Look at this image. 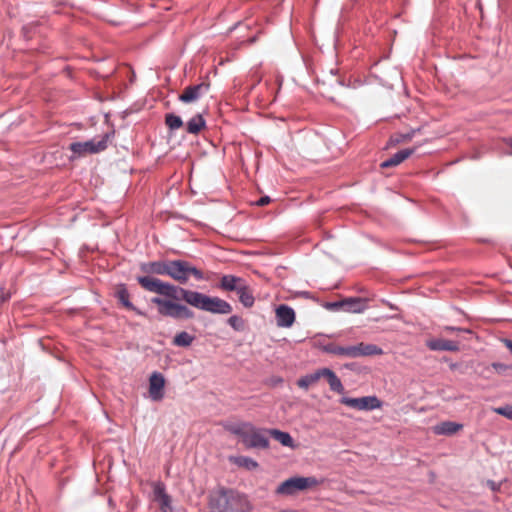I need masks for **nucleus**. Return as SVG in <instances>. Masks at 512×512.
<instances>
[{"instance_id":"1","label":"nucleus","mask_w":512,"mask_h":512,"mask_svg":"<svg viewBox=\"0 0 512 512\" xmlns=\"http://www.w3.org/2000/svg\"><path fill=\"white\" fill-rule=\"evenodd\" d=\"M137 281L140 286L146 291L156 293L158 295L171 298L174 300L182 299L187 304L201 309H204V305L207 299V295L200 292L184 289L179 286H175L168 282H164L158 278L151 276H139Z\"/></svg>"},{"instance_id":"2","label":"nucleus","mask_w":512,"mask_h":512,"mask_svg":"<svg viewBox=\"0 0 512 512\" xmlns=\"http://www.w3.org/2000/svg\"><path fill=\"white\" fill-rule=\"evenodd\" d=\"M211 512H251L252 506L243 494L221 489L210 497Z\"/></svg>"},{"instance_id":"3","label":"nucleus","mask_w":512,"mask_h":512,"mask_svg":"<svg viewBox=\"0 0 512 512\" xmlns=\"http://www.w3.org/2000/svg\"><path fill=\"white\" fill-rule=\"evenodd\" d=\"M321 484L317 478L296 476L283 481L277 488L275 493L282 496H293L298 492L314 489Z\"/></svg>"},{"instance_id":"4","label":"nucleus","mask_w":512,"mask_h":512,"mask_svg":"<svg viewBox=\"0 0 512 512\" xmlns=\"http://www.w3.org/2000/svg\"><path fill=\"white\" fill-rule=\"evenodd\" d=\"M168 276L180 284H186L190 276L196 280L204 279V273L185 260H169Z\"/></svg>"},{"instance_id":"5","label":"nucleus","mask_w":512,"mask_h":512,"mask_svg":"<svg viewBox=\"0 0 512 512\" xmlns=\"http://www.w3.org/2000/svg\"><path fill=\"white\" fill-rule=\"evenodd\" d=\"M174 299H164L160 297H154L151 302L158 307V312L162 316L172 317L175 319H190L194 316L187 306L173 301Z\"/></svg>"},{"instance_id":"6","label":"nucleus","mask_w":512,"mask_h":512,"mask_svg":"<svg viewBox=\"0 0 512 512\" xmlns=\"http://www.w3.org/2000/svg\"><path fill=\"white\" fill-rule=\"evenodd\" d=\"M108 135L102 136L100 139H91L85 142H73L70 144V150L77 156H85L104 151L107 148Z\"/></svg>"},{"instance_id":"7","label":"nucleus","mask_w":512,"mask_h":512,"mask_svg":"<svg viewBox=\"0 0 512 512\" xmlns=\"http://www.w3.org/2000/svg\"><path fill=\"white\" fill-rule=\"evenodd\" d=\"M340 403L360 411H371L382 407V402L376 396L359 398L342 397Z\"/></svg>"},{"instance_id":"8","label":"nucleus","mask_w":512,"mask_h":512,"mask_svg":"<svg viewBox=\"0 0 512 512\" xmlns=\"http://www.w3.org/2000/svg\"><path fill=\"white\" fill-rule=\"evenodd\" d=\"M341 384L333 371L327 368L319 369L313 373L301 377L296 384Z\"/></svg>"},{"instance_id":"9","label":"nucleus","mask_w":512,"mask_h":512,"mask_svg":"<svg viewBox=\"0 0 512 512\" xmlns=\"http://www.w3.org/2000/svg\"><path fill=\"white\" fill-rule=\"evenodd\" d=\"M266 431L256 429L252 424L244 432L242 442L247 448H267L269 440Z\"/></svg>"},{"instance_id":"10","label":"nucleus","mask_w":512,"mask_h":512,"mask_svg":"<svg viewBox=\"0 0 512 512\" xmlns=\"http://www.w3.org/2000/svg\"><path fill=\"white\" fill-rule=\"evenodd\" d=\"M153 495L154 501H156L159 505V508L162 512H174L172 506V499L166 493V488L164 483L162 482H154L153 483Z\"/></svg>"},{"instance_id":"11","label":"nucleus","mask_w":512,"mask_h":512,"mask_svg":"<svg viewBox=\"0 0 512 512\" xmlns=\"http://www.w3.org/2000/svg\"><path fill=\"white\" fill-rule=\"evenodd\" d=\"M210 84L202 82L197 85H190L186 87L179 95V100L184 103H192L197 101L202 95L209 91Z\"/></svg>"},{"instance_id":"12","label":"nucleus","mask_w":512,"mask_h":512,"mask_svg":"<svg viewBox=\"0 0 512 512\" xmlns=\"http://www.w3.org/2000/svg\"><path fill=\"white\" fill-rule=\"evenodd\" d=\"M203 310L214 314H229L232 306L221 298L207 296Z\"/></svg>"},{"instance_id":"13","label":"nucleus","mask_w":512,"mask_h":512,"mask_svg":"<svg viewBox=\"0 0 512 512\" xmlns=\"http://www.w3.org/2000/svg\"><path fill=\"white\" fill-rule=\"evenodd\" d=\"M276 323L278 327L289 328L295 322V312L288 305H280L276 308Z\"/></svg>"},{"instance_id":"14","label":"nucleus","mask_w":512,"mask_h":512,"mask_svg":"<svg viewBox=\"0 0 512 512\" xmlns=\"http://www.w3.org/2000/svg\"><path fill=\"white\" fill-rule=\"evenodd\" d=\"M350 352H352V358L368 357L383 354V350L379 346L364 342L352 345V349Z\"/></svg>"},{"instance_id":"15","label":"nucleus","mask_w":512,"mask_h":512,"mask_svg":"<svg viewBox=\"0 0 512 512\" xmlns=\"http://www.w3.org/2000/svg\"><path fill=\"white\" fill-rule=\"evenodd\" d=\"M427 347L433 351H458L459 343L457 341L447 340L443 338L432 339L427 342Z\"/></svg>"},{"instance_id":"16","label":"nucleus","mask_w":512,"mask_h":512,"mask_svg":"<svg viewBox=\"0 0 512 512\" xmlns=\"http://www.w3.org/2000/svg\"><path fill=\"white\" fill-rule=\"evenodd\" d=\"M141 271L147 274L167 275L169 270V261H153L143 263Z\"/></svg>"},{"instance_id":"17","label":"nucleus","mask_w":512,"mask_h":512,"mask_svg":"<svg viewBox=\"0 0 512 512\" xmlns=\"http://www.w3.org/2000/svg\"><path fill=\"white\" fill-rule=\"evenodd\" d=\"M245 284V280L243 278L234 276V275H224L220 280L219 287L224 291H236Z\"/></svg>"},{"instance_id":"18","label":"nucleus","mask_w":512,"mask_h":512,"mask_svg":"<svg viewBox=\"0 0 512 512\" xmlns=\"http://www.w3.org/2000/svg\"><path fill=\"white\" fill-rule=\"evenodd\" d=\"M415 148H406L395 153L392 157L381 163V168L394 167L408 159L414 152Z\"/></svg>"},{"instance_id":"19","label":"nucleus","mask_w":512,"mask_h":512,"mask_svg":"<svg viewBox=\"0 0 512 512\" xmlns=\"http://www.w3.org/2000/svg\"><path fill=\"white\" fill-rule=\"evenodd\" d=\"M333 307H341L345 311L358 313L364 309V303L361 298H349L341 302L333 303Z\"/></svg>"},{"instance_id":"20","label":"nucleus","mask_w":512,"mask_h":512,"mask_svg":"<svg viewBox=\"0 0 512 512\" xmlns=\"http://www.w3.org/2000/svg\"><path fill=\"white\" fill-rule=\"evenodd\" d=\"M462 425L452 421H444L434 426L433 431L437 435H453L462 429Z\"/></svg>"},{"instance_id":"21","label":"nucleus","mask_w":512,"mask_h":512,"mask_svg":"<svg viewBox=\"0 0 512 512\" xmlns=\"http://www.w3.org/2000/svg\"><path fill=\"white\" fill-rule=\"evenodd\" d=\"M115 296L118 301L128 310L136 311L138 314H142L138 311L129 300V293L125 285L121 284L116 287Z\"/></svg>"},{"instance_id":"22","label":"nucleus","mask_w":512,"mask_h":512,"mask_svg":"<svg viewBox=\"0 0 512 512\" xmlns=\"http://www.w3.org/2000/svg\"><path fill=\"white\" fill-rule=\"evenodd\" d=\"M206 126V122L201 114L193 116L186 124V130L190 134L197 135Z\"/></svg>"},{"instance_id":"23","label":"nucleus","mask_w":512,"mask_h":512,"mask_svg":"<svg viewBox=\"0 0 512 512\" xmlns=\"http://www.w3.org/2000/svg\"><path fill=\"white\" fill-rule=\"evenodd\" d=\"M237 294L239 296V301L244 307L251 308L254 305L255 298L253 296V291L246 283L238 290Z\"/></svg>"},{"instance_id":"24","label":"nucleus","mask_w":512,"mask_h":512,"mask_svg":"<svg viewBox=\"0 0 512 512\" xmlns=\"http://www.w3.org/2000/svg\"><path fill=\"white\" fill-rule=\"evenodd\" d=\"M268 433L278 442H280L283 446L293 447V439L287 432H282L277 429L269 430Z\"/></svg>"},{"instance_id":"25","label":"nucleus","mask_w":512,"mask_h":512,"mask_svg":"<svg viewBox=\"0 0 512 512\" xmlns=\"http://www.w3.org/2000/svg\"><path fill=\"white\" fill-rule=\"evenodd\" d=\"M193 340H194V337L192 335L183 331V332L178 333L174 337L173 344L176 346H179V347H187L192 344Z\"/></svg>"},{"instance_id":"26","label":"nucleus","mask_w":512,"mask_h":512,"mask_svg":"<svg viewBox=\"0 0 512 512\" xmlns=\"http://www.w3.org/2000/svg\"><path fill=\"white\" fill-rule=\"evenodd\" d=\"M233 462L240 466L244 467L248 470H255L258 468V463L253 460L252 458L246 457V456H239L234 458Z\"/></svg>"},{"instance_id":"27","label":"nucleus","mask_w":512,"mask_h":512,"mask_svg":"<svg viewBox=\"0 0 512 512\" xmlns=\"http://www.w3.org/2000/svg\"><path fill=\"white\" fill-rule=\"evenodd\" d=\"M250 423L242 422V423H230L225 425V429L235 435L240 436L241 438L244 435V432L249 427Z\"/></svg>"},{"instance_id":"28","label":"nucleus","mask_w":512,"mask_h":512,"mask_svg":"<svg viewBox=\"0 0 512 512\" xmlns=\"http://www.w3.org/2000/svg\"><path fill=\"white\" fill-rule=\"evenodd\" d=\"M165 124L171 130H177L183 126V121L180 116L169 113L165 116Z\"/></svg>"},{"instance_id":"29","label":"nucleus","mask_w":512,"mask_h":512,"mask_svg":"<svg viewBox=\"0 0 512 512\" xmlns=\"http://www.w3.org/2000/svg\"><path fill=\"white\" fill-rule=\"evenodd\" d=\"M414 134H415L414 130L411 132H408V133H404V134H394L390 138V144L397 145L400 143L409 142L413 138Z\"/></svg>"},{"instance_id":"30","label":"nucleus","mask_w":512,"mask_h":512,"mask_svg":"<svg viewBox=\"0 0 512 512\" xmlns=\"http://www.w3.org/2000/svg\"><path fill=\"white\" fill-rule=\"evenodd\" d=\"M352 349V345L349 346H340V345H333L329 347L328 351L335 355L340 356H346L352 358V352H350Z\"/></svg>"},{"instance_id":"31","label":"nucleus","mask_w":512,"mask_h":512,"mask_svg":"<svg viewBox=\"0 0 512 512\" xmlns=\"http://www.w3.org/2000/svg\"><path fill=\"white\" fill-rule=\"evenodd\" d=\"M165 386H149L148 396L154 401H159L164 397Z\"/></svg>"},{"instance_id":"32","label":"nucleus","mask_w":512,"mask_h":512,"mask_svg":"<svg viewBox=\"0 0 512 512\" xmlns=\"http://www.w3.org/2000/svg\"><path fill=\"white\" fill-rule=\"evenodd\" d=\"M228 324L236 331H242L245 327L244 320L237 315L231 316L228 319Z\"/></svg>"},{"instance_id":"33","label":"nucleus","mask_w":512,"mask_h":512,"mask_svg":"<svg viewBox=\"0 0 512 512\" xmlns=\"http://www.w3.org/2000/svg\"><path fill=\"white\" fill-rule=\"evenodd\" d=\"M493 411L496 414H499L501 416L506 417L509 420H512V405H505V406H502V407H496V408H493Z\"/></svg>"},{"instance_id":"34","label":"nucleus","mask_w":512,"mask_h":512,"mask_svg":"<svg viewBox=\"0 0 512 512\" xmlns=\"http://www.w3.org/2000/svg\"><path fill=\"white\" fill-rule=\"evenodd\" d=\"M164 376L159 372H154L149 378V384H164Z\"/></svg>"},{"instance_id":"35","label":"nucleus","mask_w":512,"mask_h":512,"mask_svg":"<svg viewBox=\"0 0 512 512\" xmlns=\"http://www.w3.org/2000/svg\"><path fill=\"white\" fill-rule=\"evenodd\" d=\"M443 330L446 331V332H467V333H470V330H468V329L456 328V327H453V326H445L443 328Z\"/></svg>"},{"instance_id":"36","label":"nucleus","mask_w":512,"mask_h":512,"mask_svg":"<svg viewBox=\"0 0 512 512\" xmlns=\"http://www.w3.org/2000/svg\"><path fill=\"white\" fill-rule=\"evenodd\" d=\"M271 202V199L269 196H263L261 197L257 202L256 204L258 206H265V205H268L269 203Z\"/></svg>"},{"instance_id":"37","label":"nucleus","mask_w":512,"mask_h":512,"mask_svg":"<svg viewBox=\"0 0 512 512\" xmlns=\"http://www.w3.org/2000/svg\"><path fill=\"white\" fill-rule=\"evenodd\" d=\"M502 343L512 353V340L505 338V339H502Z\"/></svg>"},{"instance_id":"38","label":"nucleus","mask_w":512,"mask_h":512,"mask_svg":"<svg viewBox=\"0 0 512 512\" xmlns=\"http://www.w3.org/2000/svg\"><path fill=\"white\" fill-rule=\"evenodd\" d=\"M337 392H342L344 390V386L342 385H339V386H332Z\"/></svg>"},{"instance_id":"39","label":"nucleus","mask_w":512,"mask_h":512,"mask_svg":"<svg viewBox=\"0 0 512 512\" xmlns=\"http://www.w3.org/2000/svg\"><path fill=\"white\" fill-rule=\"evenodd\" d=\"M6 299H7V297H6L4 294H2V295L0 296V302L5 301Z\"/></svg>"}]
</instances>
